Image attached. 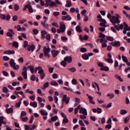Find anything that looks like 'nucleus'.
Here are the masks:
<instances>
[{
    "label": "nucleus",
    "mask_w": 130,
    "mask_h": 130,
    "mask_svg": "<svg viewBox=\"0 0 130 130\" xmlns=\"http://www.w3.org/2000/svg\"><path fill=\"white\" fill-rule=\"evenodd\" d=\"M78 110H80V113H82L84 115H87V110L83 107H81V105H78V106L75 109V114H77V113H78Z\"/></svg>",
    "instance_id": "f257e3e1"
},
{
    "label": "nucleus",
    "mask_w": 130,
    "mask_h": 130,
    "mask_svg": "<svg viewBox=\"0 0 130 130\" xmlns=\"http://www.w3.org/2000/svg\"><path fill=\"white\" fill-rule=\"evenodd\" d=\"M120 16L118 14H116V17L113 16H112V19H110V21L113 25H115V24H119L120 23V21L119 20Z\"/></svg>",
    "instance_id": "f03ea898"
},
{
    "label": "nucleus",
    "mask_w": 130,
    "mask_h": 130,
    "mask_svg": "<svg viewBox=\"0 0 130 130\" xmlns=\"http://www.w3.org/2000/svg\"><path fill=\"white\" fill-rule=\"evenodd\" d=\"M50 50H51V49L49 48V46H48V48H47L46 46L44 47V49H43L44 55H45L46 57H48V58H49V57H50V55L49 54V52H50Z\"/></svg>",
    "instance_id": "7ed1b4c3"
},
{
    "label": "nucleus",
    "mask_w": 130,
    "mask_h": 130,
    "mask_svg": "<svg viewBox=\"0 0 130 130\" xmlns=\"http://www.w3.org/2000/svg\"><path fill=\"white\" fill-rule=\"evenodd\" d=\"M22 75L24 77V79H27V68L26 67H24L22 69Z\"/></svg>",
    "instance_id": "20e7f679"
},
{
    "label": "nucleus",
    "mask_w": 130,
    "mask_h": 130,
    "mask_svg": "<svg viewBox=\"0 0 130 130\" xmlns=\"http://www.w3.org/2000/svg\"><path fill=\"white\" fill-rule=\"evenodd\" d=\"M62 102H66V104H69L70 102V97H67V94H64L62 99Z\"/></svg>",
    "instance_id": "39448f33"
},
{
    "label": "nucleus",
    "mask_w": 130,
    "mask_h": 130,
    "mask_svg": "<svg viewBox=\"0 0 130 130\" xmlns=\"http://www.w3.org/2000/svg\"><path fill=\"white\" fill-rule=\"evenodd\" d=\"M64 60L68 62V63H71V62L73 60V58L71 56H67L64 58Z\"/></svg>",
    "instance_id": "423d86ee"
},
{
    "label": "nucleus",
    "mask_w": 130,
    "mask_h": 130,
    "mask_svg": "<svg viewBox=\"0 0 130 130\" xmlns=\"http://www.w3.org/2000/svg\"><path fill=\"white\" fill-rule=\"evenodd\" d=\"M59 51L58 50L55 51V50H51V54L53 57H56L57 56V54H58Z\"/></svg>",
    "instance_id": "0eeeda50"
},
{
    "label": "nucleus",
    "mask_w": 130,
    "mask_h": 130,
    "mask_svg": "<svg viewBox=\"0 0 130 130\" xmlns=\"http://www.w3.org/2000/svg\"><path fill=\"white\" fill-rule=\"evenodd\" d=\"M111 45H112V46H116L117 47H118L120 46V42L117 41V42H112L110 43Z\"/></svg>",
    "instance_id": "6e6552de"
},
{
    "label": "nucleus",
    "mask_w": 130,
    "mask_h": 130,
    "mask_svg": "<svg viewBox=\"0 0 130 130\" xmlns=\"http://www.w3.org/2000/svg\"><path fill=\"white\" fill-rule=\"evenodd\" d=\"M27 47L28 51H30V50H32V51H34V49H35V46H34V45L33 44H32L31 46L28 45L27 46Z\"/></svg>",
    "instance_id": "1a4fd4ad"
},
{
    "label": "nucleus",
    "mask_w": 130,
    "mask_h": 130,
    "mask_svg": "<svg viewBox=\"0 0 130 130\" xmlns=\"http://www.w3.org/2000/svg\"><path fill=\"white\" fill-rule=\"evenodd\" d=\"M14 61H15V60H14V59H11L10 60V64L11 65V68H14V67H16V62H15Z\"/></svg>",
    "instance_id": "9d476101"
},
{
    "label": "nucleus",
    "mask_w": 130,
    "mask_h": 130,
    "mask_svg": "<svg viewBox=\"0 0 130 130\" xmlns=\"http://www.w3.org/2000/svg\"><path fill=\"white\" fill-rule=\"evenodd\" d=\"M40 113H41V115H42L43 116H46V115H48V113H47V112H46V111H45L44 110H41Z\"/></svg>",
    "instance_id": "9b49d317"
},
{
    "label": "nucleus",
    "mask_w": 130,
    "mask_h": 130,
    "mask_svg": "<svg viewBox=\"0 0 130 130\" xmlns=\"http://www.w3.org/2000/svg\"><path fill=\"white\" fill-rule=\"evenodd\" d=\"M60 29L61 30V32L62 33H63V32H64V31H66V25L64 24H62L60 26Z\"/></svg>",
    "instance_id": "f8f14e48"
},
{
    "label": "nucleus",
    "mask_w": 130,
    "mask_h": 130,
    "mask_svg": "<svg viewBox=\"0 0 130 130\" xmlns=\"http://www.w3.org/2000/svg\"><path fill=\"white\" fill-rule=\"evenodd\" d=\"M27 69H29L31 73V74H34V67L32 65L28 66Z\"/></svg>",
    "instance_id": "ddd939ff"
},
{
    "label": "nucleus",
    "mask_w": 130,
    "mask_h": 130,
    "mask_svg": "<svg viewBox=\"0 0 130 130\" xmlns=\"http://www.w3.org/2000/svg\"><path fill=\"white\" fill-rule=\"evenodd\" d=\"M38 74H39L40 75L44 73V71H43V69H42V68L40 66L38 67Z\"/></svg>",
    "instance_id": "4468645a"
},
{
    "label": "nucleus",
    "mask_w": 130,
    "mask_h": 130,
    "mask_svg": "<svg viewBox=\"0 0 130 130\" xmlns=\"http://www.w3.org/2000/svg\"><path fill=\"white\" fill-rule=\"evenodd\" d=\"M13 110L12 108H7L6 109V112L8 113V114H10V113H12Z\"/></svg>",
    "instance_id": "2eb2a0df"
},
{
    "label": "nucleus",
    "mask_w": 130,
    "mask_h": 130,
    "mask_svg": "<svg viewBox=\"0 0 130 130\" xmlns=\"http://www.w3.org/2000/svg\"><path fill=\"white\" fill-rule=\"evenodd\" d=\"M26 7L28 9L29 13H33V8H32V6H31V5H26Z\"/></svg>",
    "instance_id": "dca6fc26"
},
{
    "label": "nucleus",
    "mask_w": 130,
    "mask_h": 130,
    "mask_svg": "<svg viewBox=\"0 0 130 130\" xmlns=\"http://www.w3.org/2000/svg\"><path fill=\"white\" fill-rule=\"evenodd\" d=\"M41 24L42 25H43V26L44 27L45 29H47V30L50 31V29H49V28H48V26H49V25L46 23H43V21L41 22Z\"/></svg>",
    "instance_id": "f3484780"
},
{
    "label": "nucleus",
    "mask_w": 130,
    "mask_h": 130,
    "mask_svg": "<svg viewBox=\"0 0 130 130\" xmlns=\"http://www.w3.org/2000/svg\"><path fill=\"white\" fill-rule=\"evenodd\" d=\"M12 46H14L16 48H18V47H19V43L18 42L14 41L12 43Z\"/></svg>",
    "instance_id": "a211bd4d"
},
{
    "label": "nucleus",
    "mask_w": 130,
    "mask_h": 130,
    "mask_svg": "<svg viewBox=\"0 0 130 130\" xmlns=\"http://www.w3.org/2000/svg\"><path fill=\"white\" fill-rule=\"evenodd\" d=\"M100 70L101 71H105L106 72H108V71H109V68L108 67L103 66V67L101 68Z\"/></svg>",
    "instance_id": "6ab92c4d"
},
{
    "label": "nucleus",
    "mask_w": 130,
    "mask_h": 130,
    "mask_svg": "<svg viewBox=\"0 0 130 130\" xmlns=\"http://www.w3.org/2000/svg\"><path fill=\"white\" fill-rule=\"evenodd\" d=\"M115 77L116 79H118V80H119L120 82H123V80H122V78H121L120 76H118V75L116 74L115 75Z\"/></svg>",
    "instance_id": "aec40b11"
},
{
    "label": "nucleus",
    "mask_w": 130,
    "mask_h": 130,
    "mask_svg": "<svg viewBox=\"0 0 130 130\" xmlns=\"http://www.w3.org/2000/svg\"><path fill=\"white\" fill-rule=\"evenodd\" d=\"M68 70L71 72V73H76L77 72V69L74 67L68 69Z\"/></svg>",
    "instance_id": "412c9836"
},
{
    "label": "nucleus",
    "mask_w": 130,
    "mask_h": 130,
    "mask_svg": "<svg viewBox=\"0 0 130 130\" xmlns=\"http://www.w3.org/2000/svg\"><path fill=\"white\" fill-rule=\"evenodd\" d=\"M83 59L87 60L89 59V56L87 54H84L82 55Z\"/></svg>",
    "instance_id": "4be33fe9"
},
{
    "label": "nucleus",
    "mask_w": 130,
    "mask_h": 130,
    "mask_svg": "<svg viewBox=\"0 0 130 130\" xmlns=\"http://www.w3.org/2000/svg\"><path fill=\"white\" fill-rule=\"evenodd\" d=\"M120 112V114H121L122 115L126 114L127 113V112L126 111V110L124 109L121 110Z\"/></svg>",
    "instance_id": "5701e85b"
},
{
    "label": "nucleus",
    "mask_w": 130,
    "mask_h": 130,
    "mask_svg": "<svg viewBox=\"0 0 130 130\" xmlns=\"http://www.w3.org/2000/svg\"><path fill=\"white\" fill-rule=\"evenodd\" d=\"M66 8H70V7H72V3L70 1H67V4L65 5Z\"/></svg>",
    "instance_id": "b1692460"
},
{
    "label": "nucleus",
    "mask_w": 130,
    "mask_h": 130,
    "mask_svg": "<svg viewBox=\"0 0 130 130\" xmlns=\"http://www.w3.org/2000/svg\"><path fill=\"white\" fill-rule=\"evenodd\" d=\"M60 64L65 68V67H67V63L66 61L62 60L60 62Z\"/></svg>",
    "instance_id": "393cba45"
},
{
    "label": "nucleus",
    "mask_w": 130,
    "mask_h": 130,
    "mask_svg": "<svg viewBox=\"0 0 130 130\" xmlns=\"http://www.w3.org/2000/svg\"><path fill=\"white\" fill-rule=\"evenodd\" d=\"M49 83L46 82L44 83L43 85V87H42V89H46V88H47V87H49Z\"/></svg>",
    "instance_id": "a878e982"
},
{
    "label": "nucleus",
    "mask_w": 130,
    "mask_h": 130,
    "mask_svg": "<svg viewBox=\"0 0 130 130\" xmlns=\"http://www.w3.org/2000/svg\"><path fill=\"white\" fill-rule=\"evenodd\" d=\"M58 118V117H57V116H54L51 118V121H56Z\"/></svg>",
    "instance_id": "bb28decb"
},
{
    "label": "nucleus",
    "mask_w": 130,
    "mask_h": 130,
    "mask_svg": "<svg viewBox=\"0 0 130 130\" xmlns=\"http://www.w3.org/2000/svg\"><path fill=\"white\" fill-rule=\"evenodd\" d=\"M99 38H105L106 37V36L105 35L102 34V32H99Z\"/></svg>",
    "instance_id": "cd10ccee"
},
{
    "label": "nucleus",
    "mask_w": 130,
    "mask_h": 130,
    "mask_svg": "<svg viewBox=\"0 0 130 130\" xmlns=\"http://www.w3.org/2000/svg\"><path fill=\"white\" fill-rule=\"evenodd\" d=\"M50 84L52 86H58V83H57V82H56L55 81L51 82Z\"/></svg>",
    "instance_id": "c85d7f7f"
},
{
    "label": "nucleus",
    "mask_w": 130,
    "mask_h": 130,
    "mask_svg": "<svg viewBox=\"0 0 130 130\" xmlns=\"http://www.w3.org/2000/svg\"><path fill=\"white\" fill-rule=\"evenodd\" d=\"M89 102L91 103V104H95V102L93 101V97L89 96Z\"/></svg>",
    "instance_id": "c756f323"
},
{
    "label": "nucleus",
    "mask_w": 130,
    "mask_h": 130,
    "mask_svg": "<svg viewBox=\"0 0 130 130\" xmlns=\"http://www.w3.org/2000/svg\"><path fill=\"white\" fill-rule=\"evenodd\" d=\"M98 66H99V67H100V68H103V67H104V63L102 62H98Z\"/></svg>",
    "instance_id": "7c9ffc66"
},
{
    "label": "nucleus",
    "mask_w": 130,
    "mask_h": 130,
    "mask_svg": "<svg viewBox=\"0 0 130 130\" xmlns=\"http://www.w3.org/2000/svg\"><path fill=\"white\" fill-rule=\"evenodd\" d=\"M72 83L73 85H78V81H77V79H73L72 81Z\"/></svg>",
    "instance_id": "2f4dec72"
},
{
    "label": "nucleus",
    "mask_w": 130,
    "mask_h": 130,
    "mask_svg": "<svg viewBox=\"0 0 130 130\" xmlns=\"http://www.w3.org/2000/svg\"><path fill=\"white\" fill-rule=\"evenodd\" d=\"M55 6H56V3H55V2H51L50 3V4H49V7H55Z\"/></svg>",
    "instance_id": "473e14b6"
},
{
    "label": "nucleus",
    "mask_w": 130,
    "mask_h": 130,
    "mask_svg": "<svg viewBox=\"0 0 130 130\" xmlns=\"http://www.w3.org/2000/svg\"><path fill=\"white\" fill-rule=\"evenodd\" d=\"M122 58L123 61H124V62H126L128 61L126 57H125L124 55H122Z\"/></svg>",
    "instance_id": "72a5a7b5"
},
{
    "label": "nucleus",
    "mask_w": 130,
    "mask_h": 130,
    "mask_svg": "<svg viewBox=\"0 0 130 130\" xmlns=\"http://www.w3.org/2000/svg\"><path fill=\"white\" fill-rule=\"evenodd\" d=\"M76 30L77 32H82V29H81V27L80 26H77L76 27Z\"/></svg>",
    "instance_id": "f704fd0d"
},
{
    "label": "nucleus",
    "mask_w": 130,
    "mask_h": 130,
    "mask_svg": "<svg viewBox=\"0 0 130 130\" xmlns=\"http://www.w3.org/2000/svg\"><path fill=\"white\" fill-rule=\"evenodd\" d=\"M32 31L34 32V34H35V35H37V34H38V33H39V31L37 29L35 28H34L32 29Z\"/></svg>",
    "instance_id": "c9c22d12"
},
{
    "label": "nucleus",
    "mask_w": 130,
    "mask_h": 130,
    "mask_svg": "<svg viewBox=\"0 0 130 130\" xmlns=\"http://www.w3.org/2000/svg\"><path fill=\"white\" fill-rule=\"evenodd\" d=\"M106 39H107V40H108V41H113V40H114L113 38H112L111 37H109V36H107Z\"/></svg>",
    "instance_id": "e433bc0d"
},
{
    "label": "nucleus",
    "mask_w": 130,
    "mask_h": 130,
    "mask_svg": "<svg viewBox=\"0 0 130 130\" xmlns=\"http://www.w3.org/2000/svg\"><path fill=\"white\" fill-rule=\"evenodd\" d=\"M106 60L109 62V63H113V60H112V58H108V59H106Z\"/></svg>",
    "instance_id": "4c0bfd02"
},
{
    "label": "nucleus",
    "mask_w": 130,
    "mask_h": 130,
    "mask_svg": "<svg viewBox=\"0 0 130 130\" xmlns=\"http://www.w3.org/2000/svg\"><path fill=\"white\" fill-rule=\"evenodd\" d=\"M123 24L124 26V30H125H125H126V28L128 27V25H127V24H126V22H124Z\"/></svg>",
    "instance_id": "58836bf2"
},
{
    "label": "nucleus",
    "mask_w": 130,
    "mask_h": 130,
    "mask_svg": "<svg viewBox=\"0 0 130 130\" xmlns=\"http://www.w3.org/2000/svg\"><path fill=\"white\" fill-rule=\"evenodd\" d=\"M3 91L4 93H8V88L7 87H4L3 88Z\"/></svg>",
    "instance_id": "ea45409f"
},
{
    "label": "nucleus",
    "mask_w": 130,
    "mask_h": 130,
    "mask_svg": "<svg viewBox=\"0 0 130 130\" xmlns=\"http://www.w3.org/2000/svg\"><path fill=\"white\" fill-rule=\"evenodd\" d=\"M80 51H81V52H86L87 49H86L85 48H84V47L81 48Z\"/></svg>",
    "instance_id": "a19ab883"
},
{
    "label": "nucleus",
    "mask_w": 130,
    "mask_h": 130,
    "mask_svg": "<svg viewBox=\"0 0 130 130\" xmlns=\"http://www.w3.org/2000/svg\"><path fill=\"white\" fill-rule=\"evenodd\" d=\"M19 9V5H18V4H15L14 6L15 11H18Z\"/></svg>",
    "instance_id": "79ce46f5"
},
{
    "label": "nucleus",
    "mask_w": 130,
    "mask_h": 130,
    "mask_svg": "<svg viewBox=\"0 0 130 130\" xmlns=\"http://www.w3.org/2000/svg\"><path fill=\"white\" fill-rule=\"evenodd\" d=\"M62 122L64 124H66V123H68V122H69V119L66 118L65 119H63Z\"/></svg>",
    "instance_id": "37998d69"
},
{
    "label": "nucleus",
    "mask_w": 130,
    "mask_h": 130,
    "mask_svg": "<svg viewBox=\"0 0 130 130\" xmlns=\"http://www.w3.org/2000/svg\"><path fill=\"white\" fill-rule=\"evenodd\" d=\"M29 45H28V41H24V45H23V47L24 48H26L27 46H28Z\"/></svg>",
    "instance_id": "c03bdc74"
},
{
    "label": "nucleus",
    "mask_w": 130,
    "mask_h": 130,
    "mask_svg": "<svg viewBox=\"0 0 130 130\" xmlns=\"http://www.w3.org/2000/svg\"><path fill=\"white\" fill-rule=\"evenodd\" d=\"M96 112L99 114L101 113V112H102V109H101L100 108H97Z\"/></svg>",
    "instance_id": "a18cd8bd"
},
{
    "label": "nucleus",
    "mask_w": 130,
    "mask_h": 130,
    "mask_svg": "<svg viewBox=\"0 0 130 130\" xmlns=\"http://www.w3.org/2000/svg\"><path fill=\"white\" fill-rule=\"evenodd\" d=\"M26 115L27 113L24 111H22L21 113V116H26Z\"/></svg>",
    "instance_id": "49530a36"
},
{
    "label": "nucleus",
    "mask_w": 130,
    "mask_h": 130,
    "mask_svg": "<svg viewBox=\"0 0 130 130\" xmlns=\"http://www.w3.org/2000/svg\"><path fill=\"white\" fill-rule=\"evenodd\" d=\"M30 80H31V81H36V76L35 75H33L32 76H31Z\"/></svg>",
    "instance_id": "de8ad7c7"
},
{
    "label": "nucleus",
    "mask_w": 130,
    "mask_h": 130,
    "mask_svg": "<svg viewBox=\"0 0 130 130\" xmlns=\"http://www.w3.org/2000/svg\"><path fill=\"white\" fill-rule=\"evenodd\" d=\"M106 23H102V22H101L100 23V26H101V27H107V25H106Z\"/></svg>",
    "instance_id": "09e8293b"
},
{
    "label": "nucleus",
    "mask_w": 130,
    "mask_h": 130,
    "mask_svg": "<svg viewBox=\"0 0 130 130\" xmlns=\"http://www.w3.org/2000/svg\"><path fill=\"white\" fill-rule=\"evenodd\" d=\"M3 59L6 61L10 60V58L7 56H4L3 57Z\"/></svg>",
    "instance_id": "8fccbe9b"
},
{
    "label": "nucleus",
    "mask_w": 130,
    "mask_h": 130,
    "mask_svg": "<svg viewBox=\"0 0 130 130\" xmlns=\"http://www.w3.org/2000/svg\"><path fill=\"white\" fill-rule=\"evenodd\" d=\"M129 120V117H126L124 120V122L125 123H126L127 122V121H128Z\"/></svg>",
    "instance_id": "3c124183"
},
{
    "label": "nucleus",
    "mask_w": 130,
    "mask_h": 130,
    "mask_svg": "<svg viewBox=\"0 0 130 130\" xmlns=\"http://www.w3.org/2000/svg\"><path fill=\"white\" fill-rule=\"evenodd\" d=\"M46 39H47V40H48V41H50V35H47L46 36Z\"/></svg>",
    "instance_id": "603ef678"
},
{
    "label": "nucleus",
    "mask_w": 130,
    "mask_h": 130,
    "mask_svg": "<svg viewBox=\"0 0 130 130\" xmlns=\"http://www.w3.org/2000/svg\"><path fill=\"white\" fill-rule=\"evenodd\" d=\"M53 14L54 16H55V17H57V16H59V12H53Z\"/></svg>",
    "instance_id": "864d4df0"
},
{
    "label": "nucleus",
    "mask_w": 130,
    "mask_h": 130,
    "mask_svg": "<svg viewBox=\"0 0 130 130\" xmlns=\"http://www.w3.org/2000/svg\"><path fill=\"white\" fill-rule=\"evenodd\" d=\"M66 19H68V21H71L72 20V17L69 15L66 16Z\"/></svg>",
    "instance_id": "5fc2aeb1"
},
{
    "label": "nucleus",
    "mask_w": 130,
    "mask_h": 130,
    "mask_svg": "<svg viewBox=\"0 0 130 130\" xmlns=\"http://www.w3.org/2000/svg\"><path fill=\"white\" fill-rule=\"evenodd\" d=\"M79 123L81 126H85V124H84V122H83V121L82 120H80Z\"/></svg>",
    "instance_id": "6e6d98bb"
},
{
    "label": "nucleus",
    "mask_w": 130,
    "mask_h": 130,
    "mask_svg": "<svg viewBox=\"0 0 130 130\" xmlns=\"http://www.w3.org/2000/svg\"><path fill=\"white\" fill-rule=\"evenodd\" d=\"M40 77H41V79L42 80H43V79H44V77H45V73H44L41 74Z\"/></svg>",
    "instance_id": "4d7b16f0"
},
{
    "label": "nucleus",
    "mask_w": 130,
    "mask_h": 130,
    "mask_svg": "<svg viewBox=\"0 0 130 130\" xmlns=\"http://www.w3.org/2000/svg\"><path fill=\"white\" fill-rule=\"evenodd\" d=\"M112 125H111V124H107V125H106V126H105V127H106V128H108V129H110V128L112 127Z\"/></svg>",
    "instance_id": "13d9d810"
},
{
    "label": "nucleus",
    "mask_w": 130,
    "mask_h": 130,
    "mask_svg": "<svg viewBox=\"0 0 130 130\" xmlns=\"http://www.w3.org/2000/svg\"><path fill=\"white\" fill-rule=\"evenodd\" d=\"M80 117L81 119H86L87 118V117L86 116H84L83 115H80Z\"/></svg>",
    "instance_id": "bf43d9fd"
},
{
    "label": "nucleus",
    "mask_w": 130,
    "mask_h": 130,
    "mask_svg": "<svg viewBox=\"0 0 130 130\" xmlns=\"http://www.w3.org/2000/svg\"><path fill=\"white\" fill-rule=\"evenodd\" d=\"M38 100L39 102H40V103H41V102H42V101H43V100L40 96L38 97Z\"/></svg>",
    "instance_id": "052dcab7"
},
{
    "label": "nucleus",
    "mask_w": 130,
    "mask_h": 130,
    "mask_svg": "<svg viewBox=\"0 0 130 130\" xmlns=\"http://www.w3.org/2000/svg\"><path fill=\"white\" fill-rule=\"evenodd\" d=\"M17 20H18V16L17 15H14L13 17V21H17Z\"/></svg>",
    "instance_id": "680f3d73"
},
{
    "label": "nucleus",
    "mask_w": 130,
    "mask_h": 130,
    "mask_svg": "<svg viewBox=\"0 0 130 130\" xmlns=\"http://www.w3.org/2000/svg\"><path fill=\"white\" fill-rule=\"evenodd\" d=\"M114 28H115L116 30H117V31H119V26L116 24H115Z\"/></svg>",
    "instance_id": "e2e57ef3"
},
{
    "label": "nucleus",
    "mask_w": 130,
    "mask_h": 130,
    "mask_svg": "<svg viewBox=\"0 0 130 130\" xmlns=\"http://www.w3.org/2000/svg\"><path fill=\"white\" fill-rule=\"evenodd\" d=\"M7 36L8 37H13V35L12 34V33L10 32H8L7 33Z\"/></svg>",
    "instance_id": "0e129e2a"
},
{
    "label": "nucleus",
    "mask_w": 130,
    "mask_h": 130,
    "mask_svg": "<svg viewBox=\"0 0 130 130\" xmlns=\"http://www.w3.org/2000/svg\"><path fill=\"white\" fill-rule=\"evenodd\" d=\"M53 79H57V78H58V75L57 74H54L53 75Z\"/></svg>",
    "instance_id": "69168bd1"
},
{
    "label": "nucleus",
    "mask_w": 130,
    "mask_h": 130,
    "mask_svg": "<svg viewBox=\"0 0 130 130\" xmlns=\"http://www.w3.org/2000/svg\"><path fill=\"white\" fill-rule=\"evenodd\" d=\"M99 29L100 30V31H101V32H104V31H105V28L104 27H99Z\"/></svg>",
    "instance_id": "338daca9"
},
{
    "label": "nucleus",
    "mask_w": 130,
    "mask_h": 130,
    "mask_svg": "<svg viewBox=\"0 0 130 130\" xmlns=\"http://www.w3.org/2000/svg\"><path fill=\"white\" fill-rule=\"evenodd\" d=\"M6 15L5 14H1V19H2L3 20H6Z\"/></svg>",
    "instance_id": "774afa93"
}]
</instances>
